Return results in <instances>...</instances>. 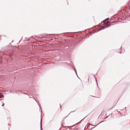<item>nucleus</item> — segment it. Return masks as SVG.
Here are the masks:
<instances>
[{
	"label": "nucleus",
	"mask_w": 130,
	"mask_h": 130,
	"mask_svg": "<svg viewBox=\"0 0 130 130\" xmlns=\"http://www.w3.org/2000/svg\"><path fill=\"white\" fill-rule=\"evenodd\" d=\"M66 129H67V130H70V128H67Z\"/></svg>",
	"instance_id": "nucleus-10"
},
{
	"label": "nucleus",
	"mask_w": 130,
	"mask_h": 130,
	"mask_svg": "<svg viewBox=\"0 0 130 130\" xmlns=\"http://www.w3.org/2000/svg\"><path fill=\"white\" fill-rule=\"evenodd\" d=\"M41 126H41V130H42L41 128V127H42V120H41Z\"/></svg>",
	"instance_id": "nucleus-4"
},
{
	"label": "nucleus",
	"mask_w": 130,
	"mask_h": 130,
	"mask_svg": "<svg viewBox=\"0 0 130 130\" xmlns=\"http://www.w3.org/2000/svg\"><path fill=\"white\" fill-rule=\"evenodd\" d=\"M73 68L74 69V70L75 71H76V69L74 67H73Z\"/></svg>",
	"instance_id": "nucleus-6"
},
{
	"label": "nucleus",
	"mask_w": 130,
	"mask_h": 130,
	"mask_svg": "<svg viewBox=\"0 0 130 130\" xmlns=\"http://www.w3.org/2000/svg\"><path fill=\"white\" fill-rule=\"evenodd\" d=\"M110 21H108L107 22V23H110Z\"/></svg>",
	"instance_id": "nucleus-11"
},
{
	"label": "nucleus",
	"mask_w": 130,
	"mask_h": 130,
	"mask_svg": "<svg viewBox=\"0 0 130 130\" xmlns=\"http://www.w3.org/2000/svg\"><path fill=\"white\" fill-rule=\"evenodd\" d=\"M111 25L110 24H107L105 26H102L99 29V31L100 30H101L104 29L105 28Z\"/></svg>",
	"instance_id": "nucleus-1"
},
{
	"label": "nucleus",
	"mask_w": 130,
	"mask_h": 130,
	"mask_svg": "<svg viewBox=\"0 0 130 130\" xmlns=\"http://www.w3.org/2000/svg\"><path fill=\"white\" fill-rule=\"evenodd\" d=\"M69 114H70V113H69V115H67L66 117H66H66H68V115H69Z\"/></svg>",
	"instance_id": "nucleus-14"
},
{
	"label": "nucleus",
	"mask_w": 130,
	"mask_h": 130,
	"mask_svg": "<svg viewBox=\"0 0 130 130\" xmlns=\"http://www.w3.org/2000/svg\"><path fill=\"white\" fill-rule=\"evenodd\" d=\"M4 104H2V106H4Z\"/></svg>",
	"instance_id": "nucleus-12"
},
{
	"label": "nucleus",
	"mask_w": 130,
	"mask_h": 130,
	"mask_svg": "<svg viewBox=\"0 0 130 130\" xmlns=\"http://www.w3.org/2000/svg\"><path fill=\"white\" fill-rule=\"evenodd\" d=\"M108 19H109V18H107L106 19H105L103 21V22H105L106 20H108Z\"/></svg>",
	"instance_id": "nucleus-5"
},
{
	"label": "nucleus",
	"mask_w": 130,
	"mask_h": 130,
	"mask_svg": "<svg viewBox=\"0 0 130 130\" xmlns=\"http://www.w3.org/2000/svg\"><path fill=\"white\" fill-rule=\"evenodd\" d=\"M29 98H31V97H29Z\"/></svg>",
	"instance_id": "nucleus-18"
},
{
	"label": "nucleus",
	"mask_w": 130,
	"mask_h": 130,
	"mask_svg": "<svg viewBox=\"0 0 130 130\" xmlns=\"http://www.w3.org/2000/svg\"><path fill=\"white\" fill-rule=\"evenodd\" d=\"M95 127H93L92 128H91L90 129H89V130H91L93 128H94V127H95Z\"/></svg>",
	"instance_id": "nucleus-7"
},
{
	"label": "nucleus",
	"mask_w": 130,
	"mask_h": 130,
	"mask_svg": "<svg viewBox=\"0 0 130 130\" xmlns=\"http://www.w3.org/2000/svg\"><path fill=\"white\" fill-rule=\"evenodd\" d=\"M33 98H34V99L35 100H36V102L38 104V105H39L40 108V103H39V102H38V101H37V100H36L34 98L33 96Z\"/></svg>",
	"instance_id": "nucleus-3"
},
{
	"label": "nucleus",
	"mask_w": 130,
	"mask_h": 130,
	"mask_svg": "<svg viewBox=\"0 0 130 130\" xmlns=\"http://www.w3.org/2000/svg\"><path fill=\"white\" fill-rule=\"evenodd\" d=\"M103 121H101L100 123H99L96 126H97L98 124H100V123H101L102 122H103Z\"/></svg>",
	"instance_id": "nucleus-9"
},
{
	"label": "nucleus",
	"mask_w": 130,
	"mask_h": 130,
	"mask_svg": "<svg viewBox=\"0 0 130 130\" xmlns=\"http://www.w3.org/2000/svg\"><path fill=\"white\" fill-rule=\"evenodd\" d=\"M75 111V110H74V111H72V112H71L70 113H71V112H74V111Z\"/></svg>",
	"instance_id": "nucleus-13"
},
{
	"label": "nucleus",
	"mask_w": 130,
	"mask_h": 130,
	"mask_svg": "<svg viewBox=\"0 0 130 130\" xmlns=\"http://www.w3.org/2000/svg\"><path fill=\"white\" fill-rule=\"evenodd\" d=\"M24 94H27V93H24Z\"/></svg>",
	"instance_id": "nucleus-15"
},
{
	"label": "nucleus",
	"mask_w": 130,
	"mask_h": 130,
	"mask_svg": "<svg viewBox=\"0 0 130 130\" xmlns=\"http://www.w3.org/2000/svg\"><path fill=\"white\" fill-rule=\"evenodd\" d=\"M3 95L2 93H0V99L3 97Z\"/></svg>",
	"instance_id": "nucleus-2"
},
{
	"label": "nucleus",
	"mask_w": 130,
	"mask_h": 130,
	"mask_svg": "<svg viewBox=\"0 0 130 130\" xmlns=\"http://www.w3.org/2000/svg\"><path fill=\"white\" fill-rule=\"evenodd\" d=\"M113 23L112 22H111V23Z\"/></svg>",
	"instance_id": "nucleus-16"
},
{
	"label": "nucleus",
	"mask_w": 130,
	"mask_h": 130,
	"mask_svg": "<svg viewBox=\"0 0 130 130\" xmlns=\"http://www.w3.org/2000/svg\"><path fill=\"white\" fill-rule=\"evenodd\" d=\"M75 71V74H76V75H77V77H78V75H77V72H76V71Z\"/></svg>",
	"instance_id": "nucleus-8"
},
{
	"label": "nucleus",
	"mask_w": 130,
	"mask_h": 130,
	"mask_svg": "<svg viewBox=\"0 0 130 130\" xmlns=\"http://www.w3.org/2000/svg\"><path fill=\"white\" fill-rule=\"evenodd\" d=\"M108 116H107L106 117V118H107V117H108Z\"/></svg>",
	"instance_id": "nucleus-17"
}]
</instances>
